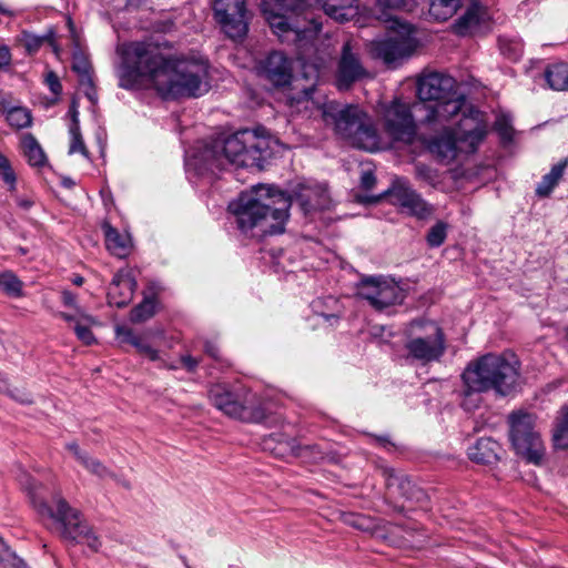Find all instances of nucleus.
Returning a JSON list of instances; mask_svg holds the SVG:
<instances>
[{"mask_svg":"<svg viewBox=\"0 0 568 568\" xmlns=\"http://www.w3.org/2000/svg\"><path fill=\"white\" fill-rule=\"evenodd\" d=\"M456 81L454 78L439 73H423L417 79V97L422 101L438 102L455 91Z\"/></svg>","mask_w":568,"mask_h":568,"instance_id":"6ab92c4d","label":"nucleus"},{"mask_svg":"<svg viewBox=\"0 0 568 568\" xmlns=\"http://www.w3.org/2000/svg\"><path fill=\"white\" fill-rule=\"evenodd\" d=\"M205 353L215 359L219 358V348L212 343L205 344Z\"/></svg>","mask_w":568,"mask_h":568,"instance_id":"13d9d810","label":"nucleus"},{"mask_svg":"<svg viewBox=\"0 0 568 568\" xmlns=\"http://www.w3.org/2000/svg\"><path fill=\"white\" fill-rule=\"evenodd\" d=\"M400 27H402V28H403L407 33H409V29H408V27H407V26H402V24H400Z\"/></svg>","mask_w":568,"mask_h":568,"instance_id":"338daca9","label":"nucleus"},{"mask_svg":"<svg viewBox=\"0 0 568 568\" xmlns=\"http://www.w3.org/2000/svg\"><path fill=\"white\" fill-rule=\"evenodd\" d=\"M156 300L155 297H145L139 305H136L130 314V320L133 323H142L151 318L155 314Z\"/></svg>","mask_w":568,"mask_h":568,"instance_id":"c9c22d12","label":"nucleus"},{"mask_svg":"<svg viewBox=\"0 0 568 568\" xmlns=\"http://www.w3.org/2000/svg\"><path fill=\"white\" fill-rule=\"evenodd\" d=\"M501 446L491 438H479L468 448V457L478 464H494L499 460Z\"/></svg>","mask_w":568,"mask_h":568,"instance_id":"393cba45","label":"nucleus"},{"mask_svg":"<svg viewBox=\"0 0 568 568\" xmlns=\"http://www.w3.org/2000/svg\"><path fill=\"white\" fill-rule=\"evenodd\" d=\"M258 72L274 87H286L293 77L292 60L281 51H273L260 62Z\"/></svg>","mask_w":568,"mask_h":568,"instance_id":"aec40b11","label":"nucleus"},{"mask_svg":"<svg viewBox=\"0 0 568 568\" xmlns=\"http://www.w3.org/2000/svg\"><path fill=\"white\" fill-rule=\"evenodd\" d=\"M213 10L217 23L229 38L245 37L248 30L245 0H215Z\"/></svg>","mask_w":568,"mask_h":568,"instance_id":"2eb2a0df","label":"nucleus"},{"mask_svg":"<svg viewBox=\"0 0 568 568\" xmlns=\"http://www.w3.org/2000/svg\"><path fill=\"white\" fill-rule=\"evenodd\" d=\"M508 420L509 436L516 453L530 463L539 464L545 449L538 432L535 430L536 417L519 410L511 413Z\"/></svg>","mask_w":568,"mask_h":568,"instance_id":"9b49d317","label":"nucleus"},{"mask_svg":"<svg viewBox=\"0 0 568 568\" xmlns=\"http://www.w3.org/2000/svg\"><path fill=\"white\" fill-rule=\"evenodd\" d=\"M416 176L423 181H426L428 183H434L435 182V173L434 171L424 165V164H417L416 165Z\"/></svg>","mask_w":568,"mask_h":568,"instance_id":"09e8293b","label":"nucleus"},{"mask_svg":"<svg viewBox=\"0 0 568 568\" xmlns=\"http://www.w3.org/2000/svg\"><path fill=\"white\" fill-rule=\"evenodd\" d=\"M83 281H84V280H83V277H82V276H79V275H77V276H74V277L72 278V283H73V284H75V285H78V286L82 285V284H83Z\"/></svg>","mask_w":568,"mask_h":568,"instance_id":"e2e57ef3","label":"nucleus"},{"mask_svg":"<svg viewBox=\"0 0 568 568\" xmlns=\"http://www.w3.org/2000/svg\"><path fill=\"white\" fill-rule=\"evenodd\" d=\"M487 134V125L476 114L465 116L457 122L456 128L445 129L434 136L428 149L440 162L450 163L459 153L470 154L476 152Z\"/></svg>","mask_w":568,"mask_h":568,"instance_id":"6e6552de","label":"nucleus"},{"mask_svg":"<svg viewBox=\"0 0 568 568\" xmlns=\"http://www.w3.org/2000/svg\"><path fill=\"white\" fill-rule=\"evenodd\" d=\"M320 315L326 321L328 322L331 325L335 322H337V316L334 315V314H325V313H320Z\"/></svg>","mask_w":568,"mask_h":568,"instance_id":"052dcab7","label":"nucleus"},{"mask_svg":"<svg viewBox=\"0 0 568 568\" xmlns=\"http://www.w3.org/2000/svg\"><path fill=\"white\" fill-rule=\"evenodd\" d=\"M379 116L385 132L395 141L410 143L417 132V126L409 103L394 98L388 103L381 104Z\"/></svg>","mask_w":568,"mask_h":568,"instance_id":"ddd939ff","label":"nucleus"},{"mask_svg":"<svg viewBox=\"0 0 568 568\" xmlns=\"http://www.w3.org/2000/svg\"><path fill=\"white\" fill-rule=\"evenodd\" d=\"M16 400L20 402V403H26V404H29L31 403V398H30V395L24 393V392H21V390H18L16 389V393L13 392H10L9 393Z\"/></svg>","mask_w":568,"mask_h":568,"instance_id":"6e6d98bb","label":"nucleus"},{"mask_svg":"<svg viewBox=\"0 0 568 568\" xmlns=\"http://www.w3.org/2000/svg\"><path fill=\"white\" fill-rule=\"evenodd\" d=\"M362 520L361 517H357L352 524L355 526V527H358V528H362V524L359 523Z\"/></svg>","mask_w":568,"mask_h":568,"instance_id":"0e129e2a","label":"nucleus"},{"mask_svg":"<svg viewBox=\"0 0 568 568\" xmlns=\"http://www.w3.org/2000/svg\"><path fill=\"white\" fill-rule=\"evenodd\" d=\"M447 225L444 222H437L433 225L427 234V243L432 247L440 246L446 239Z\"/></svg>","mask_w":568,"mask_h":568,"instance_id":"37998d69","label":"nucleus"},{"mask_svg":"<svg viewBox=\"0 0 568 568\" xmlns=\"http://www.w3.org/2000/svg\"><path fill=\"white\" fill-rule=\"evenodd\" d=\"M87 95L90 100H93V95L90 92H87Z\"/></svg>","mask_w":568,"mask_h":568,"instance_id":"774afa93","label":"nucleus"},{"mask_svg":"<svg viewBox=\"0 0 568 568\" xmlns=\"http://www.w3.org/2000/svg\"><path fill=\"white\" fill-rule=\"evenodd\" d=\"M404 349L406 359L412 363L427 365L438 362L446 351L445 334L433 321H413L407 329Z\"/></svg>","mask_w":568,"mask_h":568,"instance_id":"9d476101","label":"nucleus"},{"mask_svg":"<svg viewBox=\"0 0 568 568\" xmlns=\"http://www.w3.org/2000/svg\"><path fill=\"white\" fill-rule=\"evenodd\" d=\"M23 155L31 166L41 168L47 164V156L32 134H24L21 141Z\"/></svg>","mask_w":568,"mask_h":568,"instance_id":"7c9ffc66","label":"nucleus"},{"mask_svg":"<svg viewBox=\"0 0 568 568\" xmlns=\"http://www.w3.org/2000/svg\"><path fill=\"white\" fill-rule=\"evenodd\" d=\"M287 447L291 450V454L293 456H301L302 455V448L295 443V440L288 442Z\"/></svg>","mask_w":568,"mask_h":568,"instance_id":"bf43d9fd","label":"nucleus"},{"mask_svg":"<svg viewBox=\"0 0 568 568\" xmlns=\"http://www.w3.org/2000/svg\"><path fill=\"white\" fill-rule=\"evenodd\" d=\"M20 43L24 47L28 54H36L44 44L52 49L57 58L61 57V48L57 43V36L52 29H49L44 34L38 36L32 32H22L19 39Z\"/></svg>","mask_w":568,"mask_h":568,"instance_id":"a878e982","label":"nucleus"},{"mask_svg":"<svg viewBox=\"0 0 568 568\" xmlns=\"http://www.w3.org/2000/svg\"><path fill=\"white\" fill-rule=\"evenodd\" d=\"M307 4L308 0H261V10L273 32L298 50L302 77L308 82L303 85L298 101L312 99L322 71L335 52L331 37L320 39L321 23L307 12Z\"/></svg>","mask_w":568,"mask_h":568,"instance_id":"f03ea898","label":"nucleus"},{"mask_svg":"<svg viewBox=\"0 0 568 568\" xmlns=\"http://www.w3.org/2000/svg\"><path fill=\"white\" fill-rule=\"evenodd\" d=\"M379 4L389 8H400L414 11L420 7V12H427L436 21L450 19L462 7V0H378Z\"/></svg>","mask_w":568,"mask_h":568,"instance_id":"f3484780","label":"nucleus"},{"mask_svg":"<svg viewBox=\"0 0 568 568\" xmlns=\"http://www.w3.org/2000/svg\"><path fill=\"white\" fill-rule=\"evenodd\" d=\"M486 19H488L487 10L478 0H471L464 14L455 21V32L462 36L473 32Z\"/></svg>","mask_w":568,"mask_h":568,"instance_id":"b1692460","label":"nucleus"},{"mask_svg":"<svg viewBox=\"0 0 568 568\" xmlns=\"http://www.w3.org/2000/svg\"><path fill=\"white\" fill-rule=\"evenodd\" d=\"M105 235V245L111 254L118 257H125L130 252V239L128 235L120 234L110 224L103 225Z\"/></svg>","mask_w":568,"mask_h":568,"instance_id":"c85d7f7f","label":"nucleus"},{"mask_svg":"<svg viewBox=\"0 0 568 568\" xmlns=\"http://www.w3.org/2000/svg\"><path fill=\"white\" fill-rule=\"evenodd\" d=\"M477 115L479 119L481 114L466 104V99L463 94L453 91L447 98L439 100L434 105L429 106L425 121L427 123L443 124L452 121L455 118L462 115L458 120L462 121L465 116Z\"/></svg>","mask_w":568,"mask_h":568,"instance_id":"dca6fc26","label":"nucleus"},{"mask_svg":"<svg viewBox=\"0 0 568 568\" xmlns=\"http://www.w3.org/2000/svg\"><path fill=\"white\" fill-rule=\"evenodd\" d=\"M8 123L16 129L29 128L32 123V116L28 109L16 106L7 112Z\"/></svg>","mask_w":568,"mask_h":568,"instance_id":"4c0bfd02","label":"nucleus"},{"mask_svg":"<svg viewBox=\"0 0 568 568\" xmlns=\"http://www.w3.org/2000/svg\"><path fill=\"white\" fill-rule=\"evenodd\" d=\"M413 50L410 40L407 37L396 34L373 43L374 53L386 63L408 57Z\"/></svg>","mask_w":568,"mask_h":568,"instance_id":"5701e85b","label":"nucleus"},{"mask_svg":"<svg viewBox=\"0 0 568 568\" xmlns=\"http://www.w3.org/2000/svg\"><path fill=\"white\" fill-rule=\"evenodd\" d=\"M116 53L119 85L135 89L148 83L163 98H196L209 91V64L204 60L176 59L161 44L145 41L120 43Z\"/></svg>","mask_w":568,"mask_h":568,"instance_id":"f257e3e1","label":"nucleus"},{"mask_svg":"<svg viewBox=\"0 0 568 568\" xmlns=\"http://www.w3.org/2000/svg\"><path fill=\"white\" fill-rule=\"evenodd\" d=\"M568 166V160L565 159L559 163L555 164L550 172L545 174L540 183L536 187V194L540 197H547L554 191L561 180L566 168Z\"/></svg>","mask_w":568,"mask_h":568,"instance_id":"c756f323","label":"nucleus"},{"mask_svg":"<svg viewBox=\"0 0 568 568\" xmlns=\"http://www.w3.org/2000/svg\"><path fill=\"white\" fill-rule=\"evenodd\" d=\"M0 383L3 384V386L0 384V390L8 392V389L6 387V381L3 378H0Z\"/></svg>","mask_w":568,"mask_h":568,"instance_id":"69168bd1","label":"nucleus"},{"mask_svg":"<svg viewBox=\"0 0 568 568\" xmlns=\"http://www.w3.org/2000/svg\"><path fill=\"white\" fill-rule=\"evenodd\" d=\"M81 320H77V325H74V332L78 338L87 345H91L95 342L93 333L90 329V325L95 321L94 318L87 314L85 312H81Z\"/></svg>","mask_w":568,"mask_h":568,"instance_id":"58836bf2","label":"nucleus"},{"mask_svg":"<svg viewBox=\"0 0 568 568\" xmlns=\"http://www.w3.org/2000/svg\"><path fill=\"white\" fill-rule=\"evenodd\" d=\"M323 118L333 123L336 134L357 149L375 152L381 149L379 134L371 116L357 105L325 103Z\"/></svg>","mask_w":568,"mask_h":568,"instance_id":"0eeeda50","label":"nucleus"},{"mask_svg":"<svg viewBox=\"0 0 568 568\" xmlns=\"http://www.w3.org/2000/svg\"><path fill=\"white\" fill-rule=\"evenodd\" d=\"M355 1L356 0H314L329 18L338 22L348 21L357 13L354 6ZM312 2L313 0H308L307 8Z\"/></svg>","mask_w":568,"mask_h":568,"instance_id":"bb28decb","label":"nucleus"},{"mask_svg":"<svg viewBox=\"0 0 568 568\" xmlns=\"http://www.w3.org/2000/svg\"><path fill=\"white\" fill-rule=\"evenodd\" d=\"M0 291L11 297L22 295V282L12 272L0 273Z\"/></svg>","mask_w":568,"mask_h":568,"instance_id":"e433bc0d","label":"nucleus"},{"mask_svg":"<svg viewBox=\"0 0 568 568\" xmlns=\"http://www.w3.org/2000/svg\"><path fill=\"white\" fill-rule=\"evenodd\" d=\"M499 49L504 57L510 61H517L523 55L524 44L523 41L518 38L500 37Z\"/></svg>","mask_w":568,"mask_h":568,"instance_id":"f704fd0d","label":"nucleus"},{"mask_svg":"<svg viewBox=\"0 0 568 568\" xmlns=\"http://www.w3.org/2000/svg\"><path fill=\"white\" fill-rule=\"evenodd\" d=\"M116 337L122 343L131 344L132 346L136 343V341L140 338L136 336L133 331L126 326H116L115 328Z\"/></svg>","mask_w":568,"mask_h":568,"instance_id":"de8ad7c7","label":"nucleus"},{"mask_svg":"<svg viewBox=\"0 0 568 568\" xmlns=\"http://www.w3.org/2000/svg\"><path fill=\"white\" fill-rule=\"evenodd\" d=\"M369 77L357 52L349 41L342 48L337 63L335 83L338 90H348L355 82Z\"/></svg>","mask_w":568,"mask_h":568,"instance_id":"a211bd4d","label":"nucleus"},{"mask_svg":"<svg viewBox=\"0 0 568 568\" xmlns=\"http://www.w3.org/2000/svg\"><path fill=\"white\" fill-rule=\"evenodd\" d=\"M383 476L385 477L387 487L397 485L399 489H404L406 485L408 486L410 484L406 478L398 477L392 468H384Z\"/></svg>","mask_w":568,"mask_h":568,"instance_id":"a18cd8bd","label":"nucleus"},{"mask_svg":"<svg viewBox=\"0 0 568 568\" xmlns=\"http://www.w3.org/2000/svg\"><path fill=\"white\" fill-rule=\"evenodd\" d=\"M494 128L503 140L510 141L513 139L514 129L511 125L510 116L506 114H499L496 118Z\"/></svg>","mask_w":568,"mask_h":568,"instance_id":"c03bdc74","label":"nucleus"},{"mask_svg":"<svg viewBox=\"0 0 568 568\" xmlns=\"http://www.w3.org/2000/svg\"><path fill=\"white\" fill-rule=\"evenodd\" d=\"M294 196L305 214L328 210L332 205L331 196L323 184L300 183L294 190Z\"/></svg>","mask_w":568,"mask_h":568,"instance_id":"412c9836","label":"nucleus"},{"mask_svg":"<svg viewBox=\"0 0 568 568\" xmlns=\"http://www.w3.org/2000/svg\"><path fill=\"white\" fill-rule=\"evenodd\" d=\"M211 403L225 415L246 423H260L265 418L262 398L243 386L231 388L215 384L209 390Z\"/></svg>","mask_w":568,"mask_h":568,"instance_id":"1a4fd4ad","label":"nucleus"},{"mask_svg":"<svg viewBox=\"0 0 568 568\" xmlns=\"http://www.w3.org/2000/svg\"><path fill=\"white\" fill-rule=\"evenodd\" d=\"M18 205L24 210H28L31 207L32 202L30 200L20 199L18 200Z\"/></svg>","mask_w":568,"mask_h":568,"instance_id":"680f3d73","label":"nucleus"},{"mask_svg":"<svg viewBox=\"0 0 568 568\" xmlns=\"http://www.w3.org/2000/svg\"><path fill=\"white\" fill-rule=\"evenodd\" d=\"M136 282L130 270L122 268L118 271L109 285V304L114 305L116 307L126 306L133 297Z\"/></svg>","mask_w":568,"mask_h":568,"instance_id":"4be33fe9","label":"nucleus"},{"mask_svg":"<svg viewBox=\"0 0 568 568\" xmlns=\"http://www.w3.org/2000/svg\"><path fill=\"white\" fill-rule=\"evenodd\" d=\"M62 302L64 306L72 307L74 311H78L80 314L81 312H84L78 304H77V296L70 292V291H63L62 292Z\"/></svg>","mask_w":568,"mask_h":568,"instance_id":"3c124183","label":"nucleus"},{"mask_svg":"<svg viewBox=\"0 0 568 568\" xmlns=\"http://www.w3.org/2000/svg\"><path fill=\"white\" fill-rule=\"evenodd\" d=\"M545 79L550 89L568 91V64L559 62L549 65L545 71Z\"/></svg>","mask_w":568,"mask_h":568,"instance_id":"2f4dec72","label":"nucleus"},{"mask_svg":"<svg viewBox=\"0 0 568 568\" xmlns=\"http://www.w3.org/2000/svg\"><path fill=\"white\" fill-rule=\"evenodd\" d=\"M67 449L70 450L75 459L92 475L101 479L115 477L102 462L81 450L77 443L68 444Z\"/></svg>","mask_w":568,"mask_h":568,"instance_id":"cd10ccee","label":"nucleus"},{"mask_svg":"<svg viewBox=\"0 0 568 568\" xmlns=\"http://www.w3.org/2000/svg\"><path fill=\"white\" fill-rule=\"evenodd\" d=\"M462 378L466 395L495 390L501 396L509 395L518 385L519 363L515 357L486 354L468 364Z\"/></svg>","mask_w":568,"mask_h":568,"instance_id":"423d86ee","label":"nucleus"},{"mask_svg":"<svg viewBox=\"0 0 568 568\" xmlns=\"http://www.w3.org/2000/svg\"><path fill=\"white\" fill-rule=\"evenodd\" d=\"M291 205L292 199L284 192L260 184L231 202L229 210L243 233L262 227L263 233L280 234L285 230Z\"/></svg>","mask_w":568,"mask_h":568,"instance_id":"20e7f679","label":"nucleus"},{"mask_svg":"<svg viewBox=\"0 0 568 568\" xmlns=\"http://www.w3.org/2000/svg\"><path fill=\"white\" fill-rule=\"evenodd\" d=\"M386 196L392 205L397 206L400 212L413 216L417 220H427L434 212L435 207L428 203L404 178L393 180L390 186L379 196L374 197L377 202Z\"/></svg>","mask_w":568,"mask_h":568,"instance_id":"f8f14e48","label":"nucleus"},{"mask_svg":"<svg viewBox=\"0 0 568 568\" xmlns=\"http://www.w3.org/2000/svg\"><path fill=\"white\" fill-rule=\"evenodd\" d=\"M69 133L71 136L69 153H80L85 158H89L88 149L83 142L81 132H80V124L78 120V111L72 112V122L69 128Z\"/></svg>","mask_w":568,"mask_h":568,"instance_id":"72a5a7b5","label":"nucleus"},{"mask_svg":"<svg viewBox=\"0 0 568 568\" xmlns=\"http://www.w3.org/2000/svg\"><path fill=\"white\" fill-rule=\"evenodd\" d=\"M11 62V52L7 45L0 47V70L9 67Z\"/></svg>","mask_w":568,"mask_h":568,"instance_id":"864d4df0","label":"nucleus"},{"mask_svg":"<svg viewBox=\"0 0 568 568\" xmlns=\"http://www.w3.org/2000/svg\"><path fill=\"white\" fill-rule=\"evenodd\" d=\"M72 69L80 75L81 84L88 85L92 89L93 83L90 75V63L80 52L73 54Z\"/></svg>","mask_w":568,"mask_h":568,"instance_id":"ea45409f","label":"nucleus"},{"mask_svg":"<svg viewBox=\"0 0 568 568\" xmlns=\"http://www.w3.org/2000/svg\"><path fill=\"white\" fill-rule=\"evenodd\" d=\"M0 566L1 568H22V559L19 558L0 537Z\"/></svg>","mask_w":568,"mask_h":568,"instance_id":"a19ab883","label":"nucleus"},{"mask_svg":"<svg viewBox=\"0 0 568 568\" xmlns=\"http://www.w3.org/2000/svg\"><path fill=\"white\" fill-rule=\"evenodd\" d=\"M0 176L10 191L16 190L17 176L10 161L0 152Z\"/></svg>","mask_w":568,"mask_h":568,"instance_id":"79ce46f5","label":"nucleus"},{"mask_svg":"<svg viewBox=\"0 0 568 568\" xmlns=\"http://www.w3.org/2000/svg\"><path fill=\"white\" fill-rule=\"evenodd\" d=\"M181 361H182V364L184 365V367L189 372H193L197 367V365H199V361L196 358H194L193 356H191V355L182 356Z\"/></svg>","mask_w":568,"mask_h":568,"instance_id":"5fc2aeb1","label":"nucleus"},{"mask_svg":"<svg viewBox=\"0 0 568 568\" xmlns=\"http://www.w3.org/2000/svg\"><path fill=\"white\" fill-rule=\"evenodd\" d=\"M554 445L557 448H568V405L562 406L555 420Z\"/></svg>","mask_w":568,"mask_h":568,"instance_id":"473e14b6","label":"nucleus"},{"mask_svg":"<svg viewBox=\"0 0 568 568\" xmlns=\"http://www.w3.org/2000/svg\"><path fill=\"white\" fill-rule=\"evenodd\" d=\"M45 83L52 93H54V94L61 93L62 85L60 83L58 75L53 71H49L45 74Z\"/></svg>","mask_w":568,"mask_h":568,"instance_id":"8fccbe9b","label":"nucleus"},{"mask_svg":"<svg viewBox=\"0 0 568 568\" xmlns=\"http://www.w3.org/2000/svg\"><path fill=\"white\" fill-rule=\"evenodd\" d=\"M133 346L140 354L149 357L151 361L160 359L159 351L153 348L150 344L143 342L141 337L136 341V343Z\"/></svg>","mask_w":568,"mask_h":568,"instance_id":"49530a36","label":"nucleus"},{"mask_svg":"<svg viewBox=\"0 0 568 568\" xmlns=\"http://www.w3.org/2000/svg\"><path fill=\"white\" fill-rule=\"evenodd\" d=\"M23 489L27 491L31 504L39 514L55 520L59 525L62 538L87 545L92 551H98L101 540L93 528L82 518L75 508H72L62 497H55V510L49 507L42 495L43 487L36 479L24 474L20 478Z\"/></svg>","mask_w":568,"mask_h":568,"instance_id":"39448f33","label":"nucleus"},{"mask_svg":"<svg viewBox=\"0 0 568 568\" xmlns=\"http://www.w3.org/2000/svg\"><path fill=\"white\" fill-rule=\"evenodd\" d=\"M59 316L61 318H63L64 321H67V322H74L75 324H77V320H81L82 321L81 314L78 311H75L74 314L62 312V313L59 314Z\"/></svg>","mask_w":568,"mask_h":568,"instance_id":"4d7b16f0","label":"nucleus"},{"mask_svg":"<svg viewBox=\"0 0 568 568\" xmlns=\"http://www.w3.org/2000/svg\"><path fill=\"white\" fill-rule=\"evenodd\" d=\"M376 182L375 175L372 171H364L361 175V185L365 190H371Z\"/></svg>","mask_w":568,"mask_h":568,"instance_id":"603ef678","label":"nucleus"},{"mask_svg":"<svg viewBox=\"0 0 568 568\" xmlns=\"http://www.w3.org/2000/svg\"><path fill=\"white\" fill-rule=\"evenodd\" d=\"M358 296L375 308L383 311L399 305L406 297L405 291L393 278L386 276H366L358 284Z\"/></svg>","mask_w":568,"mask_h":568,"instance_id":"4468645a","label":"nucleus"},{"mask_svg":"<svg viewBox=\"0 0 568 568\" xmlns=\"http://www.w3.org/2000/svg\"><path fill=\"white\" fill-rule=\"evenodd\" d=\"M276 144L275 140L261 135L257 131L242 130L214 140L189 165H194L199 174L206 170H223L227 165L262 170Z\"/></svg>","mask_w":568,"mask_h":568,"instance_id":"7ed1b4c3","label":"nucleus"}]
</instances>
